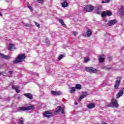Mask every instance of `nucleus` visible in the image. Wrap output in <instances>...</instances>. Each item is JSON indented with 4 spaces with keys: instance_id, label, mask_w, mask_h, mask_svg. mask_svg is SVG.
I'll return each instance as SVG.
<instances>
[{
    "instance_id": "4468645a",
    "label": "nucleus",
    "mask_w": 124,
    "mask_h": 124,
    "mask_svg": "<svg viewBox=\"0 0 124 124\" xmlns=\"http://www.w3.org/2000/svg\"><path fill=\"white\" fill-rule=\"evenodd\" d=\"M51 93L54 95H61V94H62V92L61 91L56 92L52 91Z\"/></svg>"
},
{
    "instance_id": "6ab92c4d",
    "label": "nucleus",
    "mask_w": 124,
    "mask_h": 124,
    "mask_svg": "<svg viewBox=\"0 0 124 124\" xmlns=\"http://www.w3.org/2000/svg\"><path fill=\"white\" fill-rule=\"evenodd\" d=\"M62 7H67L68 6V3L66 1H64L61 3Z\"/></svg>"
},
{
    "instance_id": "7ed1b4c3",
    "label": "nucleus",
    "mask_w": 124,
    "mask_h": 124,
    "mask_svg": "<svg viewBox=\"0 0 124 124\" xmlns=\"http://www.w3.org/2000/svg\"><path fill=\"white\" fill-rule=\"evenodd\" d=\"M34 109V106L33 105H30V106L27 107H20L18 108L19 111H29Z\"/></svg>"
},
{
    "instance_id": "a878e982",
    "label": "nucleus",
    "mask_w": 124,
    "mask_h": 124,
    "mask_svg": "<svg viewBox=\"0 0 124 124\" xmlns=\"http://www.w3.org/2000/svg\"><path fill=\"white\" fill-rule=\"evenodd\" d=\"M124 6H122L120 8V11L121 13H122L123 14H124Z\"/></svg>"
},
{
    "instance_id": "ddd939ff",
    "label": "nucleus",
    "mask_w": 124,
    "mask_h": 124,
    "mask_svg": "<svg viewBox=\"0 0 124 124\" xmlns=\"http://www.w3.org/2000/svg\"><path fill=\"white\" fill-rule=\"evenodd\" d=\"M105 59V56L102 54L99 56V61L100 62H104V60Z\"/></svg>"
},
{
    "instance_id": "0eeeda50",
    "label": "nucleus",
    "mask_w": 124,
    "mask_h": 124,
    "mask_svg": "<svg viewBox=\"0 0 124 124\" xmlns=\"http://www.w3.org/2000/svg\"><path fill=\"white\" fill-rule=\"evenodd\" d=\"M44 116L46 118H52L53 117V113L50 111H46L44 112Z\"/></svg>"
},
{
    "instance_id": "39448f33",
    "label": "nucleus",
    "mask_w": 124,
    "mask_h": 124,
    "mask_svg": "<svg viewBox=\"0 0 124 124\" xmlns=\"http://www.w3.org/2000/svg\"><path fill=\"white\" fill-rule=\"evenodd\" d=\"M93 9H94V7L92 5H87L83 8L84 11H86V12H92Z\"/></svg>"
},
{
    "instance_id": "49530a36",
    "label": "nucleus",
    "mask_w": 124,
    "mask_h": 124,
    "mask_svg": "<svg viewBox=\"0 0 124 124\" xmlns=\"http://www.w3.org/2000/svg\"><path fill=\"white\" fill-rule=\"evenodd\" d=\"M4 74V73H2V74Z\"/></svg>"
},
{
    "instance_id": "a18cd8bd",
    "label": "nucleus",
    "mask_w": 124,
    "mask_h": 124,
    "mask_svg": "<svg viewBox=\"0 0 124 124\" xmlns=\"http://www.w3.org/2000/svg\"><path fill=\"white\" fill-rule=\"evenodd\" d=\"M97 14H100V12H97Z\"/></svg>"
},
{
    "instance_id": "f03ea898",
    "label": "nucleus",
    "mask_w": 124,
    "mask_h": 124,
    "mask_svg": "<svg viewBox=\"0 0 124 124\" xmlns=\"http://www.w3.org/2000/svg\"><path fill=\"white\" fill-rule=\"evenodd\" d=\"M108 107H111L112 108H118L119 107V104L117 100L114 98L111 99V102L108 104Z\"/></svg>"
},
{
    "instance_id": "58836bf2",
    "label": "nucleus",
    "mask_w": 124,
    "mask_h": 124,
    "mask_svg": "<svg viewBox=\"0 0 124 124\" xmlns=\"http://www.w3.org/2000/svg\"><path fill=\"white\" fill-rule=\"evenodd\" d=\"M27 6H28V7H29V6H31V4H30L29 3H28Z\"/></svg>"
},
{
    "instance_id": "f257e3e1",
    "label": "nucleus",
    "mask_w": 124,
    "mask_h": 124,
    "mask_svg": "<svg viewBox=\"0 0 124 124\" xmlns=\"http://www.w3.org/2000/svg\"><path fill=\"white\" fill-rule=\"evenodd\" d=\"M25 59H26V55L25 54H19L14 61V63H19V62H22V61L25 60Z\"/></svg>"
},
{
    "instance_id": "37998d69",
    "label": "nucleus",
    "mask_w": 124,
    "mask_h": 124,
    "mask_svg": "<svg viewBox=\"0 0 124 124\" xmlns=\"http://www.w3.org/2000/svg\"><path fill=\"white\" fill-rule=\"evenodd\" d=\"M75 105H78V103L76 102V103H75Z\"/></svg>"
},
{
    "instance_id": "72a5a7b5",
    "label": "nucleus",
    "mask_w": 124,
    "mask_h": 124,
    "mask_svg": "<svg viewBox=\"0 0 124 124\" xmlns=\"http://www.w3.org/2000/svg\"><path fill=\"white\" fill-rule=\"evenodd\" d=\"M14 72L13 71H9V74H10V75H12V74H13Z\"/></svg>"
},
{
    "instance_id": "393cba45",
    "label": "nucleus",
    "mask_w": 124,
    "mask_h": 124,
    "mask_svg": "<svg viewBox=\"0 0 124 124\" xmlns=\"http://www.w3.org/2000/svg\"><path fill=\"white\" fill-rule=\"evenodd\" d=\"M106 11H104L101 14V16L103 17V18H104V17H106Z\"/></svg>"
},
{
    "instance_id": "ea45409f",
    "label": "nucleus",
    "mask_w": 124,
    "mask_h": 124,
    "mask_svg": "<svg viewBox=\"0 0 124 124\" xmlns=\"http://www.w3.org/2000/svg\"><path fill=\"white\" fill-rule=\"evenodd\" d=\"M46 43H49V41H48V40H46Z\"/></svg>"
},
{
    "instance_id": "bb28decb",
    "label": "nucleus",
    "mask_w": 124,
    "mask_h": 124,
    "mask_svg": "<svg viewBox=\"0 0 124 124\" xmlns=\"http://www.w3.org/2000/svg\"><path fill=\"white\" fill-rule=\"evenodd\" d=\"M63 57H64V56L63 55L60 54L58 57L59 61H61V60H62V58H63Z\"/></svg>"
},
{
    "instance_id": "b1692460",
    "label": "nucleus",
    "mask_w": 124,
    "mask_h": 124,
    "mask_svg": "<svg viewBox=\"0 0 124 124\" xmlns=\"http://www.w3.org/2000/svg\"><path fill=\"white\" fill-rule=\"evenodd\" d=\"M76 89H77L78 90H81V89H82V86L80 84H77L76 85Z\"/></svg>"
},
{
    "instance_id": "423d86ee",
    "label": "nucleus",
    "mask_w": 124,
    "mask_h": 124,
    "mask_svg": "<svg viewBox=\"0 0 124 124\" xmlns=\"http://www.w3.org/2000/svg\"><path fill=\"white\" fill-rule=\"evenodd\" d=\"M116 79L117 80L115 82L114 88L116 90H118V89H119V86H120V84H121V78H120L119 77H118Z\"/></svg>"
},
{
    "instance_id": "20e7f679",
    "label": "nucleus",
    "mask_w": 124,
    "mask_h": 124,
    "mask_svg": "<svg viewBox=\"0 0 124 124\" xmlns=\"http://www.w3.org/2000/svg\"><path fill=\"white\" fill-rule=\"evenodd\" d=\"M85 71L89 72L90 73H97L98 70L92 67H87L85 68Z\"/></svg>"
},
{
    "instance_id": "c9c22d12",
    "label": "nucleus",
    "mask_w": 124,
    "mask_h": 124,
    "mask_svg": "<svg viewBox=\"0 0 124 124\" xmlns=\"http://www.w3.org/2000/svg\"><path fill=\"white\" fill-rule=\"evenodd\" d=\"M26 27H31V24L27 23L25 25Z\"/></svg>"
},
{
    "instance_id": "aec40b11",
    "label": "nucleus",
    "mask_w": 124,
    "mask_h": 124,
    "mask_svg": "<svg viewBox=\"0 0 124 124\" xmlns=\"http://www.w3.org/2000/svg\"><path fill=\"white\" fill-rule=\"evenodd\" d=\"M14 47H15V45H14V44H9V50L12 51V49H14Z\"/></svg>"
},
{
    "instance_id": "7c9ffc66",
    "label": "nucleus",
    "mask_w": 124,
    "mask_h": 124,
    "mask_svg": "<svg viewBox=\"0 0 124 124\" xmlns=\"http://www.w3.org/2000/svg\"><path fill=\"white\" fill-rule=\"evenodd\" d=\"M109 0H106V1H102V3H108Z\"/></svg>"
},
{
    "instance_id": "412c9836",
    "label": "nucleus",
    "mask_w": 124,
    "mask_h": 124,
    "mask_svg": "<svg viewBox=\"0 0 124 124\" xmlns=\"http://www.w3.org/2000/svg\"><path fill=\"white\" fill-rule=\"evenodd\" d=\"M87 95H88V93H87V92H84L83 93V94L80 95V99H83V98H85V97H86V96H87Z\"/></svg>"
},
{
    "instance_id": "9b49d317",
    "label": "nucleus",
    "mask_w": 124,
    "mask_h": 124,
    "mask_svg": "<svg viewBox=\"0 0 124 124\" xmlns=\"http://www.w3.org/2000/svg\"><path fill=\"white\" fill-rule=\"evenodd\" d=\"M23 95L26 97H27V98H29V99H32L33 98L32 95L31 93H25Z\"/></svg>"
},
{
    "instance_id": "a19ab883",
    "label": "nucleus",
    "mask_w": 124,
    "mask_h": 124,
    "mask_svg": "<svg viewBox=\"0 0 124 124\" xmlns=\"http://www.w3.org/2000/svg\"><path fill=\"white\" fill-rule=\"evenodd\" d=\"M81 100H82V99H81V98H79V99H78V102H80Z\"/></svg>"
},
{
    "instance_id": "1a4fd4ad",
    "label": "nucleus",
    "mask_w": 124,
    "mask_h": 124,
    "mask_svg": "<svg viewBox=\"0 0 124 124\" xmlns=\"http://www.w3.org/2000/svg\"><path fill=\"white\" fill-rule=\"evenodd\" d=\"M116 23H117L116 19L111 20L108 22L107 25L108 27H111V26H114Z\"/></svg>"
},
{
    "instance_id": "de8ad7c7",
    "label": "nucleus",
    "mask_w": 124,
    "mask_h": 124,
    "mask_svg": "<svg viewBox=\"0 0 124 124\" xmlns=\"http://www.w3.org/2000/svg\"><path fill=\"white\" fill-rule=\"evenodd\" d=\"M0 75H1V74H0Z\"/></svg>"
},
{
    "instance_id": "6e6552de",
    "label": "nucleus",
    "mask_w": 124,
    "mask_h": 124,
    "mask_svg": "<svg viewBox=\"0 0 124 124\" xmlns=\"http://www.w3.org/2000/svg\"><path fill=\"white\" fill-rule=\"evenodd\" d=\"M58 109H57L55 111H54V113H60V112H61L62 114H64V109H63V108L59 106L58 107Z\"/></svg>"
},
{
    "instance_id": "473e14b6",
    "label": "nucleus",
    "mask_w": 124,
    "mask_h": 124,
    "mask_svg": "<svg viewBox=\"0 0 124 124\" xmlns=\"http://www.w3.org/2000/svg\"><path fill=\"white\" fill-rule=\"evenodd\" d=\"M39 3H43V0H37Z\"/></svg>"
},
{
    "instance_id": "cd10ccee",
    "label": "nucleus",
    "mask_w": 124,
    "mask_h": 124,
    "mask_svg": "<svg viewBox=\"0 0 124 124\" xmlns=\"http://www.w3.org/2000/svg\"><path fill=\"white\" fill-rule=\"evenodd\" d=\"M34 23H35V25L37 28H40V24H39V23H37L36 21H34Z\"/></svg>"
},
{
    "instance_id": "c756f323",
    "label": "nucleus",
    "mask_w": 124,
    "mask_h": 124,
    "mask_svg": "<svg viewBox=\"0 0 124 124\" xmlns=\"http://www.w3.org/2000/svg\"><path fill=\"white\" fill-rule=\"evenodd\" d=\"M90 61V59L84 58V62H88Z\"/></svg>"
},
{
    "instance_id": "4c0bfd02",
    "label": "nucleus",
    "mask_w": 124,
    "mask_h": 124,
    "mask_svg": "<svg viewBox=\"0 0 124 124\" xmlns=\"http://www.w3.org/2000/svg\"><path fill=\"white\" fill-rule=\"evenodd\" d=\"M108 59L109 60V61H111V60H112V57H108Z\"/></svg>"
},
{
    "instance_id": "a211bd4d",
    "label": "nucleus",
    "mask_w": 124,
    "mask_h": 124,
    "mask_svg": "<svg viewBox=\"0 0 124 124\" xmlns=\"http://www.w3.org/2000/svg\"><path fill=\"white\" fill-rule=\"evenodd\" d=\"M58 21L59 23H60V24H61V25H62L63 27H64V28H66V25L64 24V22H63V20H62V19L59 18L58 19Z\"/></svg>"
},
{
    "instance_id": "2eb2a0df",
    "label": "nucleus",
    "mask_w": 124,
    "mask_h": 124,
    "mask_svg": "<svg viewBox=\"0 0 124 124\" xmlns=\"http://www.w3.org/2000/svg\"><path fill=\"white\" fill-rule=\"evenodd\" d=\"M20 88L19 86H16V85H13L12 86V89L13 90H15L16 92V93H20V90H19V88Z\"/></svg>"
},
{
    "instance_id": "c85d7f7f",
    "label": "nucleus",
    "mask_w": 124,
    "mask_h": 124,
    "mask_svg": "<svg viewBox=\"0 0 124 124\" xmlns=\"http://www.w3.org/2000/svg\"><path fill=\"white\" fill-rule=\"evenodd\" d=\"M103 69H106V70H110L111 67H108V66H106L103 67Z\"/></svg>"
},
{
    "instance_id": "f3484780",
    "label": "nucleus",
    "mask_w": 124,
    "mask_h": 124,
    "mask_svg": "<svg viewBox=\"0 0 124 124\" xmlns=\"http://www.w3.org/2000/svg\"><path fill=\"white\" fill-rule=\"evenodd\" d=\"M95 107V105L93 103L89 104L87 106V108H89V109H93V108H94Z\"/></svg>"
},
{
    "instance_id": "79ce46f5",
    "label": "nucleus",
    "mask_w": 124,
    "mask_h": 124,
    "mask_svg": "<svg viewBox=\"0 0 124 124\" xmlns=\"http://www.w3.org/2000/svg\"><path fill=\"white\" fill-rule=\"evenodd\" d=\"M101 124H107V123L103 122L101 123Z\"/></svg>"
},
{
    "instance_id": "2f4dec72",
    "label": "nucleus",
    "mask_w": 124,
    "mask_h": 124,
    "mask_svg": "<svg viewBox=\"0 0 124 124\" xmlns=\"http://www.w3.org/2000/svg\"><path fill=\"white\" fill-rule=\"evenodd\" d=\"M19 124H24V121L23 120H20L19 122H18Z\"/></svg>"
},
{
    "instance_id": "c03bdc74",
    "label": "nucleus",
    "mask_w": 124,
    "mask_h": 124,
    "mask_svg": "<svg viewBox=\"0 0 124 124\" xmlns=\"http://www.w3.org/2000/svg\"><path fill=\"white\" fill-rule=\"evenodd\" d=\"M0 16H2V14H1V13L0 12Z\"/></svg>"
},
{
    "instance_id": "4be33fe9",
    "label": "nucleus",
    "mask_w": 124,
    "mask_h": 124,
    "mask_svg": "<svg viewBox=\"0 0 124 124\" xmlns=\"http://www.w3.org/2000/svg\"><path fill=\"white\" fill-rule=\"evenodd\" d=\"M76 88L75 87H73L71 88V89L70 90V93H75V91H76Z\"/></svg>"
},
{
    "instance_id": "5701e85b",
    "label": "nucleus",
    "mask_w": 124,
    "mask_h": 124,
    "mask_svg": "<svg viewBox=\"0 0 124 124\" xmlns=\"http://www.w3.org/2000/svg\"><path fill=\"white\" fill-rule=\"evenodd\" d=\"M106 12V14L108 16H112L113 15V14H112V12H111V11H108Z\"/></svg>"
},
{
    "instance_id": "f8f14e48",
    "label": "nucleus",
    "mask_w": 124,
    "mask_h": 124,
    "mask_svg": "<svg viewBox=\"0 0 124 124\" xmlns=\"http://www.w3.org/2000/svg\"><path fill=\"white\" fill-rule=\"evenodd\" d=\"M93 34V31L89 29H87V31L86 32V35L87 37H91V36Z\"/></svg>"
},
{
    "instance_id": "e433bc0d",
    "label": "nucleus",
    "mask_w": 124,
    "mask_h": 124,
    "mask_svg": "<svg viewBox=\"0 0 124 124\" xmlns=\"http://www.w3.org/2000/svg\"><path fill=\"white\" fill-rule=\"evenodd\" d=\"M28 8H29V9H30V10H32V8L31 7V6H29V7H28Z\"/></svg>"
},
{
    "instance_id": "f704fd0d",
    "label": "nucleus",
    "mask_w": 124,
    "mask_h": 124,
    "mask_svg": "<svg viewBox=\"0 0 124 124\" xmlns=\"http://www.w3.org/2000/svg\"><path fill=\"white\" fill-rule=\"evenodd\" d=\"M73 35L75 36H76V35H77V33H78V32H76V31H74L73 32Z\"/></svg>"
},
{
    "instance_id": "dca6fc26",
    "label": "nucleus",
    "mask_w": 124,
    "mask_h": 124,
    "mask_svg": "<svg viewBox=\"0 0 124 124\" xmlns=\"http://www.w3.org/2000/svg\"><path fill=\"white\" fill-rule=\"evenodd\" d=\"M123 95H124V90H120V92L117 94L116 97L117 98H120V97H121V96H123Z\"/></svg>"
},
{
    "instance_id": "9d476101",
    "label": "nucleus",
    "mask_w": 124,
    "mask_h": 124,
    "mask_svg": "<svg viewBox=\"0 0 124 124\" xmlns=\"http://www.w3.org/2000/svg\"><path fill=\"white\" fill-rule=\"evenodd\" d=\"M0 58H1V59H5V60H10V59H11V57H10L9 55H5L3 53H0Z\"/></svg>"
}]
</instances>
